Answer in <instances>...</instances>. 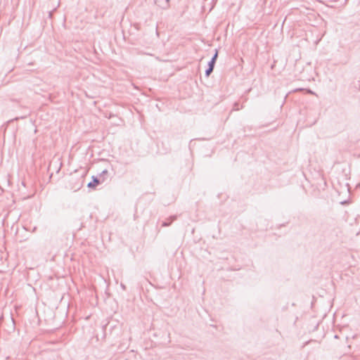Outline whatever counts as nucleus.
<instances>
[{"instance_id":"7ed1b4c3","label":"nucleus","mask_w":360,"mask_h":360,"mask_svg":"<svg viewBox=\"0 0 360 360\" xmlns=\"http://www.w3.org/2000/svg\"><path fill=\"white\" fill-rule=\"evenodd\" d=\"M177 219L176 215L170 216L166 221H164L162 224V226L167 227L171 225L172 221H175Z\"/></svg>"},{"instance_id":"f257e3e1","label":"nucleus","mask_w":360,"mask_h":360,"mask_svg":"<svg viewBox=\"0 0 360 360\" xmlns=\"http://www.w3.org/2000/svg\"><path fill=\"white\" fill-rule=\"evenodd\" d=\"M108 174L107 169H104L99 176H91V188H95L105 181L104 175Z\"/></svg>"},{"instance_id":"423d86ee","label":"nucleus","mask_w":360,"mask_h":360,"mask_svg":"<svg viewBox=\"0 0 360 360\" xmlns=\"http://www.w3.org/2000/svg\"><path fill=\"white\" fill-rule=\"evenodd\" d=\"M356 188H360V183L356 185Z\"/></svg>"},{"instance_id":"f03ea898","label":"nucleus","mask_w":360,"mask_h":360,"mask_svg":"<svg viewBox=\"0 0 360 360\" xmlns=\"http://www.w3.org/2000/svg\"><path fill=\"white\" fill-rule=\"evenodd\" d=\"M218 57V51L215 50V53L212 56L211 60L208 63V68L205 70V76L208 77L210 74L213 72L216 60Z\"/></svg>"},{"instance_id":"39448f33","label":"nucleus","mask_w":360,"mask_h":360,"mask_svg":"<svg viewBox=\"0 0 360 360\" xmlns=\"http://www.w3.org/2000/svg\"><path fill=\"white\" fill-rule=\"evenodd\" d=\"M165 1H166L167 4H169L170 0H165Z\"/></svg>"},{"instance_id":"20e7f679","label":"nucleus","mask_w":360,"mask_h":360,"mask_svg":"<svg viewBox=\"0 0 360 360\" xmlns=\"http://www.w3.org/2000/svg\"><path fill=\"white\" fill-rule=\"evenodd\" d=\"M239 109H240V108H239V103H237V102H236V103H234V105H233V110H238Z\"/></svg>"}]
</instances>
